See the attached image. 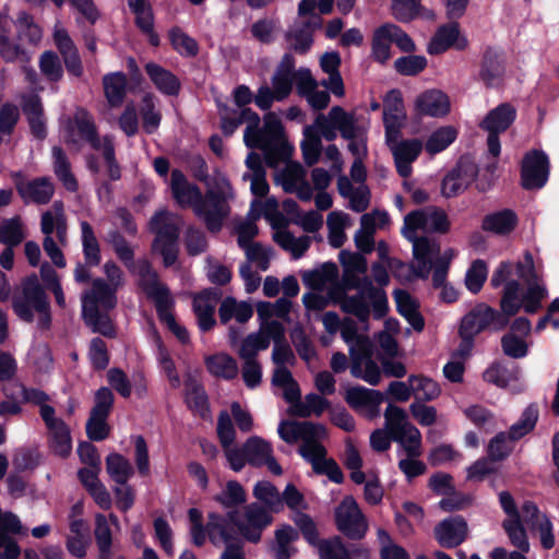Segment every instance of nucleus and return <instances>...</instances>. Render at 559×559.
<instances>
[{
  "mask_svg": "<svg viewBox=\"0 0 559 559\" xmlns=\"http://www.w3.org/2000/svg\"><path fill=\"white\" fill-rule=\"evenodd\" d=\"M15 189L25 204H47L50 202L55 187L47 177H38L26 181L25 176L21 171L12 174Z\"/></svg>",
  "mask_w": 559,
  "mask_h": 559,
  "instance_id": "nucleus-13",
  "label": "nucleus"
},
{
  "mask_svg": "<svg viewBox=\"0 0 559 559\" xmlns=\"http://www.w3.org/2000/svg\"><path fill=\"white\" fill-rule=\"evenodd\" d=\"M246 491L237 480H229L214 500L226 509L237 508L246 502Z\"/></svg>",
  "mask_w": 559,
  "mask_h": 559,
  "instance_id": "nucleus-54",
  "label": "nucleus"
},
{
  "mask_svg": "<svg viewBox=\"0 0 559 559\" xmlns=\"http://www.w3.org/2000/svg\"><path fill=\"white\" fill-rule=\"evenodd\" d=\"M73 122L82 140L87 142L93 150H102L109 179L111 181L119 180L121 178V168L116 158L112 140L109 136H104L100 140L92 115L84 108H78L73 116Z\"/></svg>",
  "mask_w": 559,
  "mask_h": 559,
  "instance_id": "nucleus-3",
  "label": "nucleus"
},
{
  "mask_svg": "<svg viewBox=\"0 0 559 559\" xmlns=\"http://www.w3.org/2000/svg\"><path fill=\"white\" fill-rule=\"evenodd\" d=\"M421 0H392V15L401 23H408L415 20L420 12Z\"/></svg>",
  "mask_w": 559,
  "mask_h": 559,
  "instance_id": "nucleus-64",
  "label": "nucleus"
},
{
  "mask_svg": "<svg viewBox=\"0 0 559 559\" xmlns=\"http://www.w3.org/2000/svg\"><path fill=\"white\" fill-rule=\"evenodd\" d=\"M17 38L31 45H37L43 37L41 28L35 23L32 14L22 11L15 21Z\"/></svg>",
  "mask_w": 559,
  "mask_h": 559,
  "instance_id": "nucleus-46",
  "label": "nucleus"
},
{
  "mask_svg": "<svg viewBox=\"0 0 559 559\" xmlns=\"http://www.w3.org/2000/svg\"><path fill=\"white\" fill-rule=\"evenodd\" d=\"M108 417L90 412L85 424V432L90 441L100 442L109 437L111 428L108 424Z\"/></svg>",
  "mask_w": 559,
  "mask_h": 559,
  "instance_id": "nucleus-56",
  "label": "nucleus"
},
{
  "mask_svg": "<svg viewBox=\"0 0 559 559\" xmlns=\"http://www.w3.org/2000/svg\"><path fill=\"white\" fill-rule=\"evenodd\" d=\"M151 230L155 233L153 249L163 257L165 267L173 266L179 255L178 240L180 236L179 227L166 221V213H156L150 222Z\"/></svg>",
  "mask_w": 559,
  "mask_h": 559,
  "instance_id": "nucleus-6",
  "label": "nucleus"
},
{
  "mask_svg": "<svg viewBox=\"0 0 559 559\" xmlns=\"http://www.w3.org/2000/svg\"><path fill=\"white\" fill-rule=\"evenodd\" d=\"M41 74L50 83H57L63 78V67L59 56L51 50L44 51L39 58Z\"/></svg>",
  "mask_w": 559,
  "mask_h": 559,
  "instance_id": "nucleus-52",
  "label": "nucleus"
},
{
  "mask_svg": "<svg viewBox=\"0 0 559 559\" xmlns=\"http://www.w3.org/2000/svg\"><path fill=\"white\" fill-rule=\"evenodd\" d=\"M317 126L320 130V136L322 135L330 142L336 139V131H340L345 140H356L361 130L356 123L354 114L345 111L341 106L331 108L329 119L322 115L319 116L317 118Z\"/></svg>",
  "mask_w": 559,
  "mask_h": 559,
  "instance_id": "nucleus-8",
  "label": "nucleus"
},
{
  "mask_svg": "<svg viewBox=\"0 0 559 559\" xmlns=\"http://www.w3.org/2000/svg\"><path fill=\"white\" fill-rule=\"evenodd\" d=\"M106 469L110 478L118 485H126L133 475L131 463L119 453H110L106 457Z\"/></svg>",
  "mask_w": 559,
  "mask_h": 559,
  "instance_id": "nucleus-42",
  "label": "nucleus"
},
{
  "mask_svg": "<svg viewBox=\"0 0 559 559\" xmlns=\"http://www.w3.org/2000/svg\"><path fill=\"white\" fill-rule=\"evenodd\" d=\"M145 72L154 86L166 96H178L181 91L180 80L169 70L155 63L147 62Z\"/></svg>",
  "mask_w": 559,
  "mask_h": 559,
  "instance_id": "nucleus-28",
  "label": "nucleus"
},
{
  "mask_svg": "<svg viewBox=\"0 0 559 559\" xmlns=\"http://www.w3.org/2000/svg\"><path fill=\"white\" fill-rule=\"evenodd\" d=\"M255 140L260 143L257 148H265L266 143L271 140H280L284 136V127L282 121L277 118L274 112H267L264 116V127L260 129V127L254 130Z\"/></svg>",
  "mask_w": 559,
  "mask_h": 559,
  "instance_id": "nucleus-44",
  "label": "nucleus"
},
{
  "mask_svg": "<svg viewBox=\"0 0 559 559\" xmlns=\"http://www.w3.org/2000/svg\"><path fill=\"white\" fill-rule=\"evenodd\" d=\"M317 451L319 460H312L314 473L328 476V478L335 484H342L344 481V474L336 461L332 457L326 459V449L324 445H318Z\"/></svg>",
  "mask_w": 559,
  "mask_h": 559,
  "instance_id": "nucleus-41",
  "label": "nucleus"
},
{
  "mask_svg": "<svg viewBox=\"0 0 559 559\" xmlns=\"http://www.w3.org/2000/svg\"><path fill=\"white\" fill-rule=\"evenodd\" d=\"M22 111L26 116L32 135L43 141L47 138V127L44 118V107L38 94L22 97Z\"/></svg>",
  "mask_w": 559,
  "mask_h": 559,
  "instance_id": "nucleus-22",
  "label": "nucleus"
},
{
  "mask_svg": "<svg viewBox=\"0 0 559 559\" xmlns=\"http://www.w3.org/2000/svg\"><path fill=\"white\" fill-rule=\"evenodd\" d=\"M337 266L334 262H325L320 269L305 271L301 276L307 287L313 290H321L329 282L337 277Z\"/></svg>",
  "mask_w": 559,
  "mask_h": 559,
  "instance_id": "nucleus-36",
  "label": "nucleus"
},
{
  "mask_svg": "<svg viewBox=\"0 0 559 559\" xmlns=\"http://www.w3.org/2000/svg\"><path fill=\"white\" fill-rule=\"evenodd\" d=\"M219 298L221 293L215 288H205L194 296L192 309L201 332H209L216 325L215 304Z\"/></svg>",
  "mask_w": 559,
  "mask_h": 559,
  "instance_id": "nucleus-18",
  "label": "nucleus"
},
{
  "mask_svg": "<svg viewBox=\"0 0 559 559\" xmlns=\"http://www.w3.org/2000/svg\"><path fill=\"white\" fill-rule=\"evenodd\" d=\"M519 225V216L512 209H502L486 214L481 219V229L497 236L512 234Z\"/></svg>",
  "mask_w": 559,
  "mask_h": 559,
  "instance_id": "nucleus-23",
  "label": "nucleus"
},
{
  "mask_svg": "<svg viewBox=\"0 0 559 559\" xmlns=\"http://www.w3.org/2000/svg\"><path fill=\"white\" fill-rule=\"evenodd\" d=\"M205 366L211 374L226 380H233L238 374L237 361L228 354H217L206 357Z\"/></svg>",
  "mask_w": 559,
  "mask_h": 559,
  "instance_id": "nucleus-35",
  "label": "nucleus"
},
{
  "mask_svg": "<svg viewBox=\"0 0 559 559\" xmlns=\"http://www.w3.org/2000/svg\"><path fill=\"white\" fill-rule=\"evenodd\" d=\"M516 119V109L510 103H502L489 110L480 121L479 128L486 132L503 133Z\"/></svg>",
  "mask_w": 559,
  "mask_h": 559,
  "instance_id": "nucleus-25",
  "label": "nucleus"
},
{
  "mask_svg": "<svg viewBox=\"0 0 559 559\" xmlns=\"http://www.w3.org/2000/svg\"><path fill=\"white\" fill-rule=\"evenodd\" d=\"M427 67V58L419 55H408L397 58L394 61V69L405 76H415Z\"/></svg>",
  "mask_w": 559,
  "mask_h": 559,
  "instance_id": "nucleus-63",
  "label": "nucleus"
},
{
  "mask_svg": "<svg viewBox=\"0 0 559 559\" xmlns=\"http://www.w3.org/2000/svg\"><path fill=\"white\" fill-rule=\"evenodd\" d=\"M273 512L258 502H251L245 508V521L240 527L241 537L252 544H258L263 531L273 523Z\"/></svg>",
  "mask_w": 559,
  "mask_h": 559,
  "instance_id": "nucleus-14",
  "label": "nucleus"
},
{
  "mask_svg": "<svg viewBox=\"0 0 559 559\" xmlns=\"http://www.w3.org/2000/svg\"><path fill=\"white\" fill-rule=\"evenodd\" d=\"M385 428L394 433V441L404 442L407 428L412 426L407 421L406 412L393 404H389L384 412Z\"/></svg>",
  "mask_w": 559,
  "mask_h": 559,
  "instance_id": "nucleus-39",
  "label": "nucleus"
},
{
  "mask_svg": "<svg viewBox=\"0 0 559 559\" xmlns=\"http://www.w3.org/2000/svg\"><path fill=\"white\" fill-rule=\"evenodd\" d=\"M104 94L111 107H119L122 105L128 87L127 75L121 72H110L103 78Z\"/></svg>",
  "mask_w": 559,
  "mask_h": 559,
  "instance_id": "nucleus-31",
  "label": "nucleus"
},
{
  "mask_svg": "<svg viewBox=\"0 0 559 559\" xmlns=\"http://www.w3.org/2000/svg\"><path fill=\"white\" fill-rule=\"evenodd\" d=\"M83 304L100 306L104 310L109 311L117 305L116 289L103 278H96L93 282L92 296L88 301L85 299Z\"/></svg>",
  "mask_w": 559,
  "mask_h": 559,
  "instance_id": "nucleus-40",
  "label": "nucleus"
},
{
  "mask_svg": "<svg viewBox=\"0 0 559 559\" xmlns=\"http://www.w3.org/2000/svg\"><path fill=\"white\" fill-rule=\"evenodd\" d=\"M550 162L543 150L533 148L526 152L521 164V186L525 190H539L548 181Z\"/></svg>",
  "mask_w": 559,
  "mask_h": 559,
  "instance_id": "nucleus-9",
  "label": "nucleus"
},
{
  "mask_svg": "<svg viewBox=\"0 0 559 559\" xmlns=\"http://www.w3.org/2000/svg\"><path fill=\"white\" fill-rule=\"evenodd\" d=\"M337 531L350 540H361L368 532V521L353 496H346L335 508Z\"/></svg>",
  "mask_w": 559,
  "mask_h": 559,
  "instance_id": "nucleus-7",
  "label": "nucleus"
},
{
  "mask_svg": "<svg viewBox=\"0 0 559 559\" xmlns=\"http://www.w3.org/2000/svg\"><path fill=\"white\" fill-rule=\"evenodd\" d=\"M305 140L300 144L304 162L307 166L311 167L319 162L322 143L318 132L311 127L305 129Z\"/></svg>",
  "mask_w": 559,
  "mask_h": 559,
  "instance_id": "nucleus-50",
  "label": "nucleus"
},
{
  "mask_svg": "<svg viewBox=\"0 0 559 559\" xmlns=\"http://www.w3.org/2000/svg\"><path fill=\"white\" fill-rule=\"evenodd\" d=\"M384 396L378 390L367 389L356 385L347 389L345 394L346 403L354 409L367 407L373 414H378L379 406L383 402Z\"/></svg>",
  "mask_w": 559,
  "mask_h": 559,
  "instance_id": "nucleus-29",
  "label": "nucleus"
},
{
  "mask_svg": "<svg viewBox=\"0 0 559 559\" xmlns=\"http://www.w3.org/2000/svg\"><path fill=\"white\" fill-rule=\"evenodd\" d=\"M171 47L183 57H195L199 53L197 40L185 33L179 26H174L168 32Z\"/></svg>",
  "mask_w": 559,
  "mask_h": 559,
  "instance_id": "nucleus-48",
  "label": "nucleus"
},
{
  "mask_svg": "<svg viewBox=\"0 0 559 559\" xmlns=\"http://www.w3.org/2000/svg\"><path fill=\"white\" fill-rule=\"evenodd\" d=\"M457 138L453 126H444L435 130L426 141L425 148L431 154H438L449 147Z\"/></svg>",
  "mask_w": 559,
  "mask_h": 559,
  "instance_id": "nucleus-45",
  "label": "nucleus"
},
{
  "mask_svg": "<svg viewBox=\"0 0 559 559\" xmlns=\"http://www.w3.org/2000/svg\"><path fill=\"white\" fill-rule=\"evenodd\" d=\"M82 318L93 333H98L107 338L117 337V328L107 311H102L96 305L83 304Z\"/></svg>",
  "mask_w": 559,
  "mask_h": 559,
  "instance_id": "nucleus-27",
  "label": "nucleus"
},
{
  "mask_svg": "<svg viewBox=\"0 0 559 559\" xmlns=\"http://www.w3.org/2000/svg\"><path fill=\"white\" fill-rule=\"evenodd\" d=\"M48 432L51 452L62 459L68 457L72 450V438L67 424L60 421L53 428L48 429Z\"/></svg>",
  "mask_w": 559,
  "mask_h": 559,
  "instance_id": "nucleus-37",
  "label": "nucleus"
},
{
  "mask_svg": "<svg viewBox=\"0 0 559 559\" xmlns=\"http://www.w3.org/2000/svg\"><path fill=\"white\" fill-rule=\"evenodd\" d=\"M278 435L286 443L293 444L299 439L309 443L313 439L325 438L328 431L321 424L283 420L278 426Z\"/></svg>",
  "mask_w": 559,
  "mask_h": 559,
  "instance_id": "nucleus-17",
  "label": "nucleus"
},
{
  "mask_svg": "<svg viewBox=\"0 0 559 559\" xmlns=\"http://www.w3.org/2000/svg\"><path fill=\"white\" fill-rule=\"evenodd\" d=\"M170 186L173 197L177 203L182 207L192 205L195 211V206L201 200V189L195 183H190L185 174L178 168L171 171Z\"/></svg>",
  "mask_w": 559,
  "mask_h": 559,
  "instance_id": "nucleus-26",
  "label": "nucleus"
},
{
  "mask_svg": "<svg viewBox=\"0 0 559 559\" xmlns=\"http://www.w3.org/2000/svg\"><path fill=\"white\" fill-rule=\"evenodd\" d=\"M321 26V19L306 21L301 27L285 33L284 37L290 44L289 48L298 55H306L313 45L312 31Z\"/></svg>",
  "mask_w": 559,
  "mask_h": 559,
  "instance_id": "nucleus-30",
  "label": "nucleus"
},
{
  "mask_svg": "<svg viewBox=\"0 0 559 559\" xmlns=\"http://www.w3.org/2000/svg\"><path fill=\"white\" fill-rule=\"evenodd\" d=\"M506 73L503 53L493 47H487L483 53L479 78L486 87L498 86Z\"/></svg>",
  "mask_w": 559,
  "mask_h": 559,
  "instance_id": "nucleus-21",
  "label": "nucleus"
},
{
  "mask_svg": "<svg viewBox=\"0 0 559 559\" xmlns=\"http://www.w3.org/2000/svg\"><path fill=\"white\" fill-rule=\"evenodd\" d=\"M415 112L418 117H444L450 112V99L439 90H427L416 97Z\"/></svg>",
  "mask_w": 559,
  "mask_h": 559,
  "instance_id": "nucleus-20",
  "label": "nucleus"
},
{
  "mask_svg": "<svg viewBox=\"0 0 559 559\" xmlns=\"http://www.w3.org/2000/svg\"><path fill=\"white\" fill-rule=\"evenodd\" d=\"M253 496L273 513H278L283 510V499L277 488L270 481H258L253 488Z\"/></svg>",
  "mask_w": 559,
  "mask_h": 559,
  "instance_id": "nucleus-43",
  "label": "nucleus"
},
{
  "mask_svg": "<svg viewBox=\"0 0 559 559\" xmlns=\"http://www.w3.org/2000/svg\"><path fill=\"white\" fill-rule=\"evenodd\" d=\"M488 277L487 263L481 259L472 262L465 274V286L474 295L478 294Z\"/></svg>",
  "mask_w": 559,
  "mask_h": 559,
  "instance_id": "nucleus-53",
  "label": "nucleus"
},
{
  "mask_svg": "<svg viewBox=\"0 0 559 559\" xmlns=\"http://www.w3.org/2000/svg\"><path fill=\"white\" fill-rule=\"evenodd\" d=\"M12 309L16 317L25 323L34 322L35 312H37L38 329L47 331L51 328L50 301L35 273L24 278L22 294L12 298Z\"/></svg>",
  "mask_w": 559,
  "mask_h": 559,
  "instance_id": "nucleus-2",
  "label": "nucleus"
},
{
  "mask_svg": "<svg viewBox=\"0 0 559 559\" xmlns=\"http://www.w3.org/2000/svg\"><path fill=\"white\" fill-rule=\"evenodd\" d=\"M511 544L520 549V552H527L530 550V543L526 531L521 523V519L504 520L502 523Z\"/></svg>",
  "mask_w": 559,
  "mask_h": 559,
  "instance_id": "nucleus-62",
  "label": "nucleus"
},
{
  "mask_svg": "<svg viewBox=\"0 0 559 559\" xmlns=\"http://www.w3.org/2000/svg\"><path fill=\"white\" fill-rule=\"evenodd\" d=\"M81 228V242L82 252L85 264L78 263L74 269V280L76 283L86 284L91 281V273L88 267L98 266L102 262L100 245L97 240L93 226L82 221Z\"/></svg>",
  "mask_w": 559,
  "mask_h": 559,
  "instance_id": "nucleus-11",
  "label": "nucleus"
},
{
  "mask_svg": "<svg viewBox=\"0 0 559 559\" xmlns=\"http://www.w3.org/2000/svg\"><path fill=\"white\" fill-rule=\"evenodd\" d=\"M185 403L194 414L206 420L211 418V408L207 393L203 384L192 376L185 380Z\"/></svg>",
  "mask_w": 559,
  "mask_h": 559,
  "instance_id": "nucleus-24",
  "label": "nucleus"
},
{
  "mask_svg": "<svg viewBox=\"0 0 559 559\" xmlns=\"http://www.w3.org/2000/svg\"><path fill=\"white\" fill-rule=\"evenodd\" d=\"M350 374L359 378L362 371V365L371 357V343L368 337L358 338V347H350Z\"/></svg>",
  "mask_w": 559,
  "mask_h": 559,
  "instance_id": "nucleus-61",
  "label": "nucleus"
},
{
  "mask_svg": "<svg viewBox=\"0 0 559 559\" xmlns=\"http://www.w3.org/2000/svg\"><path fill=\"white\" fill-rule=\"evenodd\" d=\"M338 259L344 267L346 285L350 288L362 287L364 280L361 281L355 275L349 276V273H365L368 267L366 258L360 253L343 250L340 252Z\"/></svg>",
  "mask_w": 559,
  "mask_h": 559,
  "instance_id": "nucleus-32",
  "label": "nucleus"
},
{
  "mask_svg": "<svg viewBox=\"0 0 559 559\" xmlns=\"http://www.w3.org/2000/svg\"><path fill=\"white\" fill-rule=\"evenodd\" d=\"M391 34L385 26V23L376 28L372 43L371 52L374 61L385 64L391 58Z\"/></svg>",
  "mask_w": 559,
  "mask_h": 559,
  "instance_id": "nucleus-47",
  "label": "nucleus"
},
{
  "mask_svg": "<svg viewBox=\"0 0 559 559\" xmlns=\"http://www.w3.org/2000/svg\"><path fill=\"white\" fill-rule=\"evenodd\" d=\"M241 524H243V521L240 519L239 511L236 508H230L226 514L209 513L206 528L210 540L215 544V533L218 534L223 542L234 539L233 526L240 533Z\"/></svg>",
  "mask_w": 559,
  "mask_h": 559,
  "instance_id": "nucleus-19",
  "label": "nucleus"
},
{
  "mask_svg": "<svg viewBox=\"0 0 559 559\" xmlns=\"http://www.w3.org/2000/svg\"><path fill=\"white\" fill-rule=\"evenodd\" d=\"M468 535V525L462 515L443 519L433 527V537L445 549H453L463 544Z\"/></svg>",
  "mask_w": 559,
  "mask_h": 559,
  "instance_id": "nucleus-16",
  "label": "nucleus"
},
{
  "mask_svg": "<svg viewBox=\"0 0 559 559\" xmlns=\"http://www.w3.org/2000/svg\"><path fill=\"white\" fill-rule=\"evenodd\" d=\"M52 157L55 175L63 183L68 191L75 192L79 189V183L75 176L71 171V164L63 148L60 146H53Z\"/></svg>",
  "mask_w": 559,
  "mask_h": 559,
  "instance_id": "nucleus-34",
  "label": "nucleus"
},
{
  "mask_svg": "<svg viewBox=\"0 0 559 559\" xmlns=\"http://www.w3.org/2000/svg\"><path fill=\"white\" fill-rule=\"evenodd\" d=\"M521 283L512 281L502 289L500 309L479 302L462 319L459 326L460 345L456 355L467 358L474 347L475 337L486 330L503 331L509 326L510 319L522 309L527 314H535L543 308V301L548 297V289L542 281L528 283L520 296Z\"/></svg>",
  "mask_w": 559,
  "mask_h": 559,
  "instance_id": "nucleus-1",
  "label": "nucleus"
},
{
  "mask_svg": "<svg viewBox=\"0 0 559 559\" xmlns=\"http://www.w3.org/2000/svg\"><path fill=\"white\" fill-rule=\"evenodd\" d=\"M242 447L250 466L257 468L266 466L273 475L281 476L283 474L282 466L273 455L271 442L262 437L251 436L245 441Z\"/></svg>",
  "mask_w": 559,
  "mask_h": 559,
  "instance_id": "nucleus-15",
  "label": "nucleus"
},
{
  "mask_svg": "<svg viewBox=\"0 0 559 559\" xmlns=\"http://www.w3.org/2000/svg\"><path fill=\"white\" fill-rule=\"evenodd\" d=\"M539 409L536 403L530 404L521 414L516 423L507 431L510 441H519L531 433L538 421Z\"/></svg>",
  "mask_w": 559,
  "mask_h": 559,
  "instance_id": "nucleus-33",
  "label": "nucleus"
},
{
  "mask_svg": "<svg viewBox=\"0 0 559 559\" xmlns=\"http://www.w3.org/2000/svg\"><path fill=\"white\" fill-rule=\"evenodd\" d=\"M195 214L202 217L210 233L221 231L228 215L226 199L221 190L209 189L195 206Z\"/></svg>",
  "mask_w": 559,
  "mask_h": 559,
  "instance_id": "nucleus-10",
  "label": "nucleus"
},
{
  "mask_svg": "<svg viewBox=\"0 0 559 559\" xmlns=\"http://www.w3.org/2000/svg\"><path fill=\"white\" fill-rule=\"evenodd\" d=\"M10 28L5 16L0 15V56L7 62H13L24 53L19 44H13L9 37Z\"/></svg>",
  "mask_w": 559,
  "mask_h": 559,
  "instance_id": "nucleus-55",
  "label": "nucleus"
},
{
  "mask_svg": "<svg viewBox=\"0 0 559 559\" xmlns=\"http://www.w3.org/2000/svg\"><path fill=\"white\" fill-rule=\"evenodd\" d=\"M408 383H411L414 393L421 392L423 395L419 396L421 401L430 402L436 400L440 393L441 389L439 384L432 380L431 378H428L423 374H411L407 380Z\"/></svg>",
  "mask_w": 559,
  "mask_h": 559,
  "instance_id": "nucleus-58",
  "label": "nucleus"
},
{
  "mask_svg": "<svg viewBox=\"0 0 559 559\" xmlns=\"http://www.w3.org/2000/svg\"><path fill=\"white\" fill-rule=\"evenodd\" d=\"M317 548L320 559H350L349 550L341 536L322 539Z\"/></svg>",
  "mask_w": 559,
  "mask_h": 559,
  "instance_id": "nucleus-59",
  "label": "nucleus"
},
{
  "mask_svg": "<svg viewBox=\"0 0 559 559\" xmlns=\"http://www.w3.org/2000/svg\"><path fill=\"white\" fill-rule=\"evenodd\" d=\"M289 335L299 357L305 361H310L316 356V349L302 325L297 323Z\"/></svg>",
  "mask_w": 559,
  "mask_h": 559,
  "instance_id": "nucleus-60",
  "label": "nucleus"
},
{
  "mask_svg": "<svg viewBox=\"0 0 559 559\" xmlns=\"http://www.w3.org/2000/svg\"><path fill=\"white\" fill-rule=\"evenodd\" d=\"M140 115L144 131L147 134H153L160 124L162 114L156 110L154 96L152 94L147 93L142 97Z\"/></svg>",
  "mask_w": 559,
  "mask_h": 559,
  "instance_id": "nucleus-51",
  "label": "nucleus"
},
{
  "mask_svg": "<svg viewBox=\"0 0 559 559\" xmlns=\"http://www.w3.org/2000/svg\"><path fill=\"white\" fill-rule=\"evenodd\" d=\"M358 294L353 296L345 295L341 301V308L345 313L355 316L359 322L367 323L370 318V307L366 300L365 293L372 305L373 318L383 319L389 312V302L385 292L377 288L367 277L364 278V286Z\"/></svg>",
  "mask_w": 559,
  "mask_h": 559,
  "instance_id": "nucleus-5",
  "label": "nucleus"
},
{
  "mask_svg": "<svg viewBox=\"0 0 559 559\" xmlns=\"http://www.w3.org/2000/svg\"><path fill=\"white\" fill-rule=\"evenodd\" d=\"M459 20H449L448 23L440 25L431 37L427 52L431 56L444 53L450 49L464 51L468 48L467 37L461 34Z\"/></svg>",
  "mask_w": 559,
  "mask_h": 559,
  "instance_id": "nucleus-12",
  "label": "nucleus"
},
{
  "mask_svg": "<svg viewBox=\"0 0 559 559\" xmlns=\"http://www.w3.org/2000/svg\"><path fill=\"white\" fill-rule=\"evenodd\" d=\"M299 538V532L289 524H283L275 531V546L274 558L275 559H290L293 554L296 551L290 546L292 543Z\"/></svg>",
  "mask_w": 559,
  "mask_h": 559,
  "instance_id": "nucleus-38",
  "label": "nucleus"
},
{
  "mask_svg": "<svg viewBox=\"0 0 559 559\" xmlns=\"http://www.w3.org/2000/svg\"><path fill=\"white\" fill-rule=\"evenodd\" d=\"M24 238L23 224L19 216L3 219L0 223V243L7 247H17Z\"/></svg>",
  "mask_w": 559,
  "mask_h": 559,
  "instance_id": "nucleus-49",
  "label": "nucleus"
},
{
  "mask_svg": "<svg viewBox=\"0 0 559 559\" xmlns=\"http://www.w3.org/2000/svg\"><path fill=\"white\" fill-rule=\"evenodd\" d=\"M138 274L141 278L143 290L154 301L158 320L165 323L170 331L178 322L173 313L175 301L169 288L158 281V274L146 259L138 262Z\"/></svg>",
  "mask_w": 559,
  "mask_h": 559,
  "instance_id": "nucleus-4",
  "label": "nucleus"
},
{
  "mask_svg": "<svg viewBox=\"0 0 559 559\" xmlns=\"http://www.w3.org/2000/svg\"><path fill=\"white\" fill-rule=\"evenodd\" d=\"M108 237L118 259L128 270L132 271L135 267L134 250L118 230H110Z\"/></svg>",
  "mask_w": 559,
  "mask_h": 559,
  "instance_id": "nucleus-57",
  "label": "nucleus"
}]
</instances>
